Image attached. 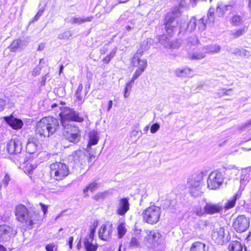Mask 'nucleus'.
<instances>
[{
	"label": "nucleus",
	"mask_w": 251,
	"mask_h": 251,
	"mask_svg": "<svg viewBox=\"0 0 251 251\" xmlns=\"http://www.w3.org/2000/svg\"><path fill=\"white\" fill-rule=\"evenodd\" d=\"M60 110L61 112L59 114V116L60 118L62 126H65L64 125L66 122L73 121L80 123L84 120V119L79 117L78 113L73 109L68 107H61Z\"/></svg>",
	"instance_id": "4"
},
{
	"label": "nucleus",
	"mask_w": 251,
	"mask_h": 251,
	"mask_svg": "<svg viewBox=\"0 0 251 251\" xmlns=\"http://www.w3.org/2000/svg\"><path fill=\"white\" fill-rule=\"evenodd\" d=\"M110 42H108L107 43L104 44L102 47H101L100 49V53L101 55L105 54L110 47Z\"/></svg>",
	"instance_id": "50"
},
{
	"label": "nucleus",
	"mask_w": 251,
	"mask_h": 251,
	"mask_svg": "<svg viewBox=\"0 0 251 251\" xmlns=\"http://www.w3.org/2000/svg\"><path fill=\"white\" fill-rule=\"evenodd\" d=\"M12 228L7 225L0 226V242H6L10 238Z\"/></svg>",
	"instance_id": "20"
},
{
	"label": "nucleus",
	"mask_w": 251,
	"mask_h": 251,
	"mask_svg": "<svg viewBox=\"0 0 251 251\" xmlns=\"http://www.w3.org/2000/svg\"><path fill=\"white\" fill-rule=\"evenodd\" d=\"M83 89V86L82 84H79L78 88L75 92V95L76 97V100L80 101V103H82V97L81 96V93Z\"/></svg>",
	"instance_id": "47"
},
{
	"label": "nucleus",
	"mask_w": 251,
	"mask_h": 251,
	"mask_svg": "<svg viewBox=\"0 0 251 251\" xmlns=\"http://www.w3.org/2000/svg\"><path fill=\"white\" fill-rule=\"evenodd\" d=\"M112 105H113L112 101L109 100L108 101V107H107V111H109L110 110L111 108H112Z\"/></svg>",
	"instance_id": "63"
},
{
	"label": "nucleus",
	"mask_w": 251,
	"mask_h": 251,
	"mask_svg": "<svg viewBox=\"0 0 251 251\" xmlns=\"http://www.w3.org/2000/svg\"><path fill=\"white\" fill-rule=\"evenodd\" d=\"M44 9H40L38 12L37 13V14H36V15L34 16V17L33 18V19H32V22H34V21H37L39 20V19L40 18V17L41 16V15H42L43 12H44Z\"/></svg>",
	"instance_id": "56"
},
{
	"label": "nucleus",
	"mask_w": 251,
	"mask_h": 251,
	"mask_svg": "<svg viewBox=\"0 0 251 251\" xmlns=\"http://www.w3.org/2000/svg\"><path fill=\"white\" fill-rule=\"evenodd\" d=\"M244 22L243 18L239 15H234L231 19V24L234 26H239Z\"/></svg>",
	"instance_id": "42"
},
{
	"label": "nucleus",
	"mask_w": 251,
	"mask_h": 251,
	"mask_svg": "<svg viewBox=\"0 0 251 251\" xmlns=\"http://www.w3.org/2000/svg\"><path fill=\"white\" fill-rule=\"evenodd\" d=\"M26 226L27 227H32L33 225L37 224L40 220L41 216L36 211H29Z\"/></svg>",
	"instance_id": "23"
},
{
	"label": "nucleus",
	"mask_w": 251,
	"mask_h": 251,
	"mask_svg": "<svg viewBox=\"0 0 251 251\" xmlns=\"http://www.w3.org/2000/svg\"><path fill=\"white\" fill-rule=\"evenodd\" d=\"M206 56V54L204 51L202 50L200 51H196L194 52L191 56V59H197L200 60L203 59Z\"/></svg>",
	"instance_id": "45"
},
{
	"label": "nucleus",
	"mask_w": 251,
	"mask_h": 251,
	"mask_svg": "<svg viewBox=\"0 0 251 251\" xmlns=\"http://www.w3.org/2000/svg\"><path fill=\"white\" fill-rule=\"evenodd\" d=\"M129 202L128 198H121L116 206L117 214L124 216L129 210Z\"/></svg>",
	"instance_id": "15"
},
{
	"label": "nucleus",
	"mask_w": 251,
	"mask_h": 251,
	"mask_svg": "<svg viewBox=\"0 0 251 251\" xmlns=\"http://www.w3.org/2000/svg\"><path fill=\"white\" fill-rule=\"evenodd\" d=\"M37 126H59L58 121L52 117L43 118Z\"/></svg>",
	"instance_id": "27"
},
{
	"label": "nucleus",
	"mask_w": 251,
	"mask_h": 251,
	"mask_svg": "<svg viewBox=\"0 0 251 251\" xmlns=\"http://www.w3.org/2000/svg\"><path fill=\"white\" fill-rule=\"evenodd\" d=\"M55 247V246L54 244H50L46 246L45 249L47 251H53V249Z\"/></svg>",
	"instance_id": "59"
},
{
	"label": "nucleus",
	"mask_w": 251,
	"mask_h": 251,
	"mask_svg": "<svg viewBox=\"0 0 251 251\" xmlns=\"http://www.w3.org/2000/svg\"><path fill=\"white\" fill-rule=\"evenodd\" d=\"M241 196V192H238L237 193H236L231 200H229L226 203V204L225 206V208L226 209H229L231 208H233L235 204L236 200L237 199H239L240 198Z\"/></svg>",
	"instance_id": "34"
},
{
	"label": "nucleus",
	"mask_w": 251,
	"mask_h": 251,
	"mask_svg": "<svg viewBox=\"0 0 251 251\" xmlns=\"http://www.w3.org/2000/svg\"><path fill=\"white\" fill-rule=\"evenodd\" d=\"M118 236L119 238H121L125 235L126 232V228L125 223H120L117 226Z\"/></svg>",
	"instance_id": "41"
},
{
	"label": "nucleus",
	"mask_w": 251,
	"mask_h": 251,
	"mask_svg": "<svg viewBox=\"0 0 251 251\" xmlns=\"http://www.w3.org/2000/svg\"><path fill=\"white\" fill-rule=\"evenodd\" d=\"M130 247L132 248H136L140 246V242H139V236L137 235L135 237H132L130 243H129Z\"/></svg>",
	"instance_id": "46"
},
{
	"label": "nucleus",
	"mask_w": 251,
	"mask_h": 251,
	"mask_svg": "<svg viewBox=\"0 0 251 251\" xmlns=\"http://www.w3.org/2000/svg\"><path fill=\"white\" fill-rule=\"evenodd\" d=\"M160 126H151V132L152 133H155L158 129Z\"/></svg>",
	"instance_id": "62"
},
{
	"label": "nucleus",
	"mask_w": 251,
	"mask_h": 251,
	"mask_svg": "<svg viewBox=\"0 0 251 251\" xmlns=\"http://www.w3.org/2000/svg\"><path fill=\"white\" fill-rule=\"evenodd\" d=\"M98 184L96 182H93L90 184L87 185L85 188L83 189V193L84 194V197H86L88 196L87 192L88 191H90L93 192L98 188Z\"/></svg>",
	"instance_id": "39"
},
{
	"label": "nucleus",
	"mask_w": 251,
	"mask_h": 251,
	"mask_svg": "<svg viewBox=\"0 0 251 251\" xmlns=\"http://www.w3.org/2000/svg\"><path fill=\"white\" fill-rule=\"evenodd\" d=\"M202 176L195 175L189 179L188 184L190 193L193 197H197L201 193Z\"/></svg>",
	"instance_id": "7"
},
{
	"label": "nucleus",
	"mask_w": 251,
	"mask_h": 251,
	"mask_svg": "<svg viewBox=\"0 0 251 251\" xmlns=\"http://www.w3.org/2000/svg\"><path fill=\"white\" fill-rule=\"evenodd\" d=\"M214 9L210 8L207 13V19L209 22H214Z\"/></svg>",
	"instance_id": "54"
},
{
	"label": "nucleus",
	"mask_w": 251,
	"mask_h": 251,
	"mask_svg": "<svg viewBox=\"0 0 251 251\" xmlns=\"http://www.w3.org/2000/svg\"><path fill=\"white\" fill-rule=\"evenodd\" d=\"M161 213L160 207L155 205L150 206L142 213L143 221L151 225L155 224L159 220Z\"/></svg>",
	"instance_id": "5"
},
{
	"label": "nucleus",
	"mask_w": 251,
	"mask_h": 251,
	"mask_svg": "<svg viewBox=\"0 0 251 251\" xmlns=\"http://www.w3.org/2000/svg\"><path fill=\"white\" fill-rule=\"evenodd\" d=\"M88 143L87 147L97 144L99 140V133L95 130H90L88 132Z\"/></svg>",
	"instance_id": "25"
},
{
	"label": "nucleus",
	"mask_w": 251,
	"mask_h": 251,
	"mask_svg": "<svg viewBox=\"0 0 251 251\" xmlns=\"http://www.w3.org/2000/svg\"><path fill=\"white\" fill-rule=\"evenodd\" d=\"M10 180L11 178L9 175L8 174H6L4 178L2 180V182L3 184L4 187H6L8 186Z\"/></svg>",
	"instance_id": "52"
},
{
	"label": "nucleus",
	"mask_w": 251,
	"mask_h": 251,
	"mask_svg": "<svg viewBox=\"0 0 251 251\" xmlns=\"http://www.w3.org/2000/svg\"><path fill=\"white\" fill-rule=\"evenodd\" d=\"M229 251H243V245L238 241H232L228 245Z\"/></svg>",
	"instance_id": "33"
},
{
	"label": "nucleus",
	"mask_w": 251,
	"mask_h": 251,
	"mask_svg": "<svg viewBox=\"0 0 251 251\" xmlns=\"http://www.w3.org/2000/svg\"><path fill=\"white\" fill-rule=\"evenodd\" d=\"M196 26L197 19L194 17H192L188 23L186 24L185 22L181 23L179 33L180 34L188 31L191 32L195 29Z\"/></svg>",
	"instance_id": "16"
},
{
	"label": "nucleus",
	"mask_w": 251,
	"mask_h": 251,
	"mask_svg": "<svg viewBox=\"0 0 251 251\" xmlns=\"http://www.w3.org/2000/svg\"><path fill=\"white\" fill-rule=\"evenodd\" d=\"M93 17H87L86 18H80V17H72L69 23H71L72 25L74 24H78L81 25L86 22H90L92 21L93 19Z\"/></svg>",
	"instance_id": "31"
},
{
	"label": "nucleus",
	"mask_w": 251,
	"mask_h": 251,
	"mask_svg": "<svg viewBox=\"0 0 251 251\" xmlns=\"http://www.w3.org/2000/svg\"><path fill=\"white\" fill-rule=\"evenodd\" d=\"M74 241V238L73 236H71L69 237V241H68V244L69 246V248L71 249L73 247V243Z\"/></svg>",
	"instance_id": "61"
},
{
	"label": "nucleus",
	"mask_w": 251,
	"mask_h": 251,
	"mask_svg": "<svg viewBox=\"0 0 251 251\" xmlns=\"http://www.w3.org/2000/svg\"><path fill=\"white\" fill-rule=\"evenodd\" d=\"M96 226H92L90 227L89 233L83 239V244L86 251H96L98 245L94 242V236Z\"/></svg>",
	"instance_id": "8"
},
{
	"label": "nucleus",
	"mask_w": 251,
	"mask_h": 251,
	"mask_svg": "<svg viewBox=\"0 0 251 251\" xmlns=\"http://www.w3.org/2000/svg\"><path fill=\"white\" fill-rule=\"evenodd\" d=\"M231 92L232 90L231 89H229L228 90L223 89L221 90L220 93L222 94L223 95H230L231 94Z\"/></svg>",
	"instance_id": "57"
},
{
	"label": "nucleus",
	"mask_w": 251,
	"mask_h": 251,
	"mask_svg": "<svg viewBox=\"0 0 251 251\" xmlns=\"http://www.w3.org/2000/svg\"><path fill=\"white\" fill-rule=\"evenodd\" d=\"M137 57L134 58V61H133V66L134 67H138V69L135 71L134 73L132 75V77L130 81L128 82L126 86V87L124 90V97L125 98H127L130 93V91L131 90V88L134 84V81L136 80L139 76H140L142 73L144 72L145 69L147 68V64L145 61H137L136 60Z\"/></svg>",
	"instance_id": "3"
},
{
	"label": "nucleus",
	"mask_w": 251,
	"mask_h": 251,
	"mask_svg": "<svg viewBox=\"0 0 251 251\" xmlns=\"http://www.w3.org/2000/svg\"><path fill=\"white\" fill-rule=\"evenodd\" d=\"M147 233L148 234L146 239L147 241L148 246H149V241L151 242H156L157 243L161 242L162 234L160 233L153 231H149Z\"/></svg>",
	"instance_id": "24"
},
{
	"label": "nucleus",
	"mask_w": 251,
	"mask_h": 251,
	"mask_svg": "<svg viewBox=\"0 0 251 251\" xmlns=\"http://www.w3.org/2000/svg\"><path fill=\"white\" fill-rule=\"evenodd\" d=\"M3 119L8 126H23L24 122L20 119L15 117L13 114L8 116H4Z\"/></svg>",
	"instance_id": "26"
},
{
	"label": "nucleus",
	"mask_w": 251,
	"mask_h": 251,
	"mask_svg": "<svg viewBox=\"0 0 251 251\" xmlns=\"http://www.w3.org/2000/svg\"><path fill=\"white\" fill-rule=\"evenodd\" d=\"M221 49L220 46L217 44H211L203 47L202 50L205 53H216L219 52Z\"/></svg>",
	"instance_id": "29"
},
{
	"label": "nucleus",
	"mask_w": 251,
	"mask_h": 251,
	"mask_svg": "<svg viewBox=\"0 0 251 251\" xmlns=\"http://www.w3.org/2000/svg\"><path fill=\"white\" fill-rule=\"evenodd\" d=\"M153 40L151 38H147L144 40L141 44L140 49L138 50L137 52H136L134 56L132 58V64L133 65V61H134V58L136 57V59L137 61H145L146 64L147 65V61L146 59H141L140 57L142 55V53L145 50H149L150 48L151 45L152 44Z\"/></svg>",
	"instance_id": "13"
},
{
	"label": "nucleus",
	"mask_w": 251,
	"mask_h": 251,
	"mask_svg": "<svg viewBox=\"0 0 251 251\" xmlns=\"http://www.w3.org/2000/svg\"><path fill=\"white\" fill-rule=\"evenodd\" d=\"M69 160H72L75 163L83 165L86 161V154L83 150H77L69 156Z\"/></svg>",
	"instance_id": "14"
},
{
	"label": "nucleus",
	"mask_w": 251,
	"mask_h": 251,
	"mask_svg": "<svg viewBox=\"0 0 251 251\" xmlns=\"http://www.w3.org/2000/svg\"><path fill=\"white\" fill-rule=\"evenodd\" d=\"M225 169V174L228 175V179H231L234 176H236L239 172V170L234 165L229 166Z\"/></svg>",
	"instance_id": "32"
},
{
	"label": "nucleus",
	"mask_w": 251,
	"mask_h": 251,
	"mask_svg": "<svg viewBox=\"0 0 251 251\" xmlns=\"http://www.w3.org/2000/svg\"><path fill=\"white\" fill-rule=\"evenodd\" d=\"M232 9V6L231 5H223L221 4H218L216 13L219 17L223 16L226 11H230Z\"/></svg>",
	"instance_id": "30"
},
{
	"label": "nucleus",
	"mask_w": 251,
	"mask_h": 251,
	"mask_svg": "<svg viewBox=\"0 0 251 251\" xmlns=\"http://www.w3.org/2000/svg\"><path fill=\"white\" fill-rule=\"evenodd\" d=\"M241 175L246 178L251 179V166L242 170Z\"/></svg>",
	"instance_id": "48"
},
{
	"label": "nucleus",
	"mask_w": 251,
	"mask_h": 251,
	"mask_svg": "<svg viewBox=\"0 0 251 251\" xmlns=\"http://www.w3.org/2000/svg\"><path fill=\"white\" fill-rule=\"evenodd\" d=\"M198 28L199 30L203 31L205 28V23L203 18H201L198 23Z\"/></svg>",
	"instance_id": "53"
},
{
	"label": "nucleus",
	"mask_w": 251,
	"mask_h": 251,
	"mask_svg": "<svg viewBox=\"0 0 251 251\" xmlns=\"http://www.w3.org/2000/svg\"><path fill=\"white\" fill-rule=\"evenodd\" d=\"M232 53L235 55H239L246 58H248L250 56V51L244 49L236 48L234 50Z\"/></svg>",
	"instance_id": "36"
},
{
	"label": "nucleus",
	"mask_w": 251,
	"mask_h": 251,
	"mask_svg": "<svg viewBox=\"0 0 251 251\" xmlns=\"http://www.w3.org/2000/svg\"><path fill=\"white\" fill-rule=\"evenodd\" d=\"M40 205L41 207V209L44 213V214H46L48 211V206L42 203H40Z\"/></svg>",
	"instance_id": "60"
},
{
	"label": "nucleus",
	"mask_w": 251,
	"mask_h": 251,
	"mask_svg": "<svg viewBox=\"0 0 251 251\" xmlns=\"http://www.w3.org/2000/svg\"><path fill=\"white\" fill-rule=\"evenodd\" d=\"M44 48H45V44L44 43H41L39 44V45L38 46V50L41 51V50H43Z\"/></svg>",
	"instance_id": "64"
},
{
	"label": "nucleus",
	"mask_w": 251,
	"mask_h": 251,
	"mask_svg": "<svg viewBox=\"0 0 251 251\" xmlns=\"http://www.w3.org/2000/svg\"><path fill=\"white\" fill-rule=\"evenodd\" d=\"M175 20L172 14H168L165 18L164 28L169 35H171L175 28Z\"/></svg>",
	"instance_id": "19"
},
{
	"label": "nucleus",
	"mask_w": 251,
	"mask_h": 251,
	"mask_svg": "<svg viewBox=\"0 0 251 251\" xmlns=\"http://www.w3.org/2000/svg\"><path fill=\"white\" fill-rule=\"evenodd\" d=\"M250 219L243 215L239 216L233 223L232 226L237 232L245 231L249 227Z\"/></svg>",
	"instance_id": "10"
},
{
	"label": "nucleus",
	"mask_w": 251,
	"mask_h": 251,
	"mask_svg": "<svg viewBox=\"0 0 251 251\" xmlns=\"http://www.w3.org/2000/svg\"><path fill=\"white\" fill-rule=\"evenodd\" d=\"M5 105V100L0 98V112L4 110Z\"/></svg>",
	"instance_id": "58"
},
{
	"label": "nucleus",
	"mask_w": 251,
	"mask_h": 251,
	"mask_svg": "<svg viewBox=\"0 0 251 251\" xmlns=\"http://www.w3.org/2000/svg\"><path fill=\"white\" fill-rule=\"evenodd\" d=\"M29 213L26 207L23 204H20L15 207V214L16 219L19 222L25 225L28 218Z\"/></svg>",
	"instance_id": "12"
},
{
	"label": "nucleus",
	"mask_w": 251,
	"mask_h": 251,
	"mask_svg": "<svg viewBox=\"0 0 251 251\" xmlns=\"http://www.w3.org/2000/svg\"><path fill=\"white\" fill-rule=\"evenodd\" d=\"M112 233V225H103L99 230V237L103 241H107L111 237Z\"/></svg>",
	"instance_id": "17"
},
{
	"label": "nucleus",
	"mask_w": 251,
	"mask_h": 251,
	"mask_svg": "<svg viewBox=\"0 0 251 251\" xmlns=\"http://www.w3.org/2000/svg\"><path fill=\"white\" fill-rule=\"evenodd\" d=\"M75 128L74 130L71 132H68L66 135H65L66 138L70 142L76 144L80 141L81 133L80 130L76 128V126H73Z\"/></svg>",
	"instance_id": "21"
},
{
	"label": "nucleus",
	"mask_w": 251,
	"mask_h": 251,
	"mask_svg": "<svg viewBox=\"0 0 251 251\" xmlns=\"http://www.w3.org/2000/svg\"><path fill=\"white\" fill-rule=\"evenodd\" d=\"M22 42V41L20 39L13 40L8 48L9 49L10 51L16 52L19 48H21Z\"/></svg>",
	"instance_id": "37"
},
{
	"label": "nucleus",
	"mask_w": 251,
	"mask_h": 251,
	"mask_svg": "<svg viewBox=\"0 0 251 251\" xmlns=\"http://www.w3.org/2000/svg\"><path fill=\"white\" fill-rule=\"evenodd\" d=\"M191 70L189 68H184L183 69H177L175 70V73L177 77H186L190 76Z\"/></svg>",
	"instance_id": "35"
},
{
	"label": "nucleus",
	"mask_w": 251,
	"mask_h": 251,
	"mask_svg": "<svg viewBox=\"0 0 251 251\" xmlns=\"http://www.w3.org/2000/svg\"><path fill=\"white\" fill-rule=\"evenodd\" d=\"M205 247V245L201 242H195L192 244L190 251H204Z\"/></svg>",
	"instance_id": "40"
},
{
	"label": "nucleus",
	"mask_w": 251,
	"mask_h": 251,
	"mask_svg": "<svg viewBox=\"0 0 251 251\" xmlns=\"http://www.w3.org/2000/svg\"><path fill=\"white\" fill-rule=\"evenodd\" d=\"M56 130L55 126H36L35 133L40 136L49 137Z\"/></svg>",
	"instance_id": "18"
},
{
	"label": "nucleus",
	"mask_w": 251,
	"mask_h": 251,
	"mask_svg": "<svg viewBox=\"0 0 251 251\" xmlns=\"http://www.w3.org/2000/svg\"><path fill=\"white\" fill-rule=\"evenodd\" d=\"M22 141L18 138L11 139L7 144V151L13 155L12 159L15 163L24 164L28 161L26 153L22 151Z\"/></svg>",
	"instance_id": "1"
},
{
	"label": "nucleus",
	"mask_w": 251,
	"mask_h": 251,
	"mask_svg": "<svg viewBox=\"0 0 251 251\" xmlns=\"http://www.w3.org/2000/svg\"><path fill=\"white\" fill-rule=\"evenodd\" d=\"M250 180L249 179L241 175L240 180V185L238 192H241L242 193V192L244 189L246 185L250 181Z\"/></svg>",
	"instance_id": "44"
},
{
	"label": "nucleus",
	"mask_w": 251,
	"mask_h": 251,
	"mask_svg": "<svg viewBox=\"0 0 251 251\" xmlns=\"http://www.w3.org/2000/svg\"><path fill=\"white\" fill-rule=\"evenodd\" d=\"M245 33L246 30L245 28H242L231 31V35L233 38L237 39L244 35Z\"/></svg>",
	"instance_id": "43"
},
{
	"label": "nucleus",
	"mask_w": 251,
	"mask_h": 251,
	"mask_svg": "<svg viewBox=\"0 0 251 251\" xmlns=\"http://www.w3.org/2000/svg\"><path fill=\"white\" fill-rule=\"evenodd\" d=\"M72 36L70 31H66L60 33L58 36V38L60 40L68 39Z\"/></svg>",
	"instance_id": "49"
},
{
	"label": "nucleus",
	"mask_w": 251,
	"mask_h": 251,
	"mask_svg": "<svg viewBox=\"0 0 251 251\" xmlns=\"http://www.w3.org/2000/svg\"><path fill=\"white\" fill-rule=\"evenodd\" d=\"M50 175L51 178L57 181L63 180L69 174V170L66 164L55 162L50 165Z\"/></svg>",
	"instance_id": "2"
},
{
	"label": "nucleus",
	"mask_w": 251,
	"mask_h": 251,
	"mask_svg": "<svg viewBox=\"0 0 251 251\" xmlns=\"http://www.w3.org/2000/svg\"><path fill=\"white\" fill-rule=\"evenodd\" d=\"M229 233H225L223 227H219L214 230L212 234V240L218 245H223L229 240Z\"/></svg>",
	"instance_id": "9"
},
{
	"label": "nucleus",
	"mask_w": 251,
	"mask_h": 251,
	"mask_svg": "<svg viewBox=\"0 0 251 251\" xmlns=\"http://www.w3.org/2000/svg\"><path fill=\"white\" fill-rule=\"evenodd\" d=\"M37 140L34 138H30L27 143L26 150L29 154L34 153L37 150Z\"/></svg>",
	"instance_id": "28"
},
{
	"label": "nucleus",
	"mask_w": 251,
	"mask_h": 251,
	"mask_svg": "<svg viewBox=\"0 0 251 251\" xmlns=\"http://www.w3.org/2000/svg\"><path fill=\"white\" fill-rule=\"evenodd\" d=\"M224 180L223 174L221 172L215 171L211 173L207 179V186L212 190L219 188Z\"/></svg>",
	"instance_id": "6"
},
{
	"label": "nucleus",
	"mask_w": 251,
	"mask_h": 251,
	"mask_svg": "<svg viewBox=\"0 0 251 251\" xmlns=\"http://www.w3.org/2000/svg\"><path fill=\"white\" fill-rule=\"evenodd\" d=\"M41 70V68L40 66L37 65L36 67H35L32 72V75L33 76H35L40 74V71Z\"/></svg>",
	"instance_id": "55"
},
{
	"label": "nucleus",
	"mask_w": 251,
	"mask_h": 251,
	"mask_svg": "<svg viewBox=\"0 0 251 251\" xmlns=\"http://www.w3.org/2000/svg\"><path fill=\"white\" fill-rule=\"evenodd\" d=\"M117 50L118 48L117 47H115L113 48L110 53L102 59V62L105 64H108L111 59L115 56Z\"/></svg>",
	"instance_id": "38"
},
{
	"label": "nucleus",
	"mask_w": 251,
	"mask_h": 251,
	"mask_svg": "<svg viewBox=\"0 0 251 251\" xmlns=\"http://www.w3.org/2000/svg\"><path fill=\"white\" fill-rule=\"evenodd\" d=\"M205 213L208 214H214L219 213L222 210V206L220 203L214 204L211 202H206L204 206Z\"/></svg>",
	"instance_id": "22"
},
{
	"label": "nucleus",
	"mask_w": 251,
	"mask_h": 251,
	"mask_svg": "<svg viewBox=\"0 0 251 251\" xmlns=\"http://www.w3.org/2000/svg\"><path fill=\"white\" fill-rule=\"evenodd\" d=\"M159 42L166 49H177L181 45V41L179 39L171 40L166 35L163 34L158 36Z\"/></svg>",
	"instance_id": "11"
},
{
	"label": "nucleus",
	"mask_w": 251,
	"mask_h": 251,
	"mask_svg": "<svg viewBox=\"0 0 251 251\" xmlns=\"http://www.w3.org/2000/svg\"><path fill=\"white\" fill-rule=\"evenodd\" d=\"M194 213L198 216H201L204 213H205L204 209L203 210L202 208L200 206L196 207L194 209Z\"/></svg>",
	"instance_id": "51"
}]
</instances>
